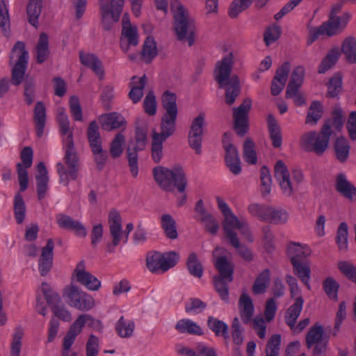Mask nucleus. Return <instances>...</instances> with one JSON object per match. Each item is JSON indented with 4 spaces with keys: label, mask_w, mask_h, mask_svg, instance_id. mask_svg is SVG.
Masks as SVG:
<instances>
[{
    "label": "nucleus",
    "mask_w": 356,
    "mask_h": 356,
    "mask_svg": "<svg viewBox=\"0 0 356 356\" xmlns=\"http://www.w3.org/2000/svg\"><path fill=\"white\" fill-rule=\"evenodd\" d=\"M79 60L82 65L92 70L100 79L104 78V70L101 60L92 54L79 52Z\"/></svg>",
    "instance_id": "24"
},
{
    "label": "nucleus",
    "mask_w": 356,
    "mask_h": 356,
    "mask_svg": "<svg viewBox=\"0 0 356 356\" xmlns=\"http://www.w3.org/2000/svg\"><path fill=\"white\" fill-rule=\"evenodd\" d=\"M74 322L80 327L81 331H82V329L86 324H87L88 327L96 330H100L102 328V325L100 321L95 319L89 314H81Z\"/></svg>",
    "instance_id": "57"
},
{
    "label": "nucleus",
    "mask_w": 356,
    "mask_h": 356,
    "mask_svg": "<svg viewBox=\"0 0 356 356\" xmlns=\"http://www.w3.org/2000/svg\"><path fill=\"white\" fill-rule=\"evenodd\" d=\"M161 227L165 232L166 236L171 238L175 239L177 237V232L176 230V221L169 214H163L161 216Z\"/></svg>",
    "instance_id": "51"
},
{
    "label": "nucleus",
    "mask_w": 356,
    "mask_h": 356,
    "mask_svg": "<svg viewBox=\"0 0 356 356\" xmlns=\"http://www.w3.org/2000/svg\"><path fill=\"white\" fill-rule=\"evenodd\" d=\"M243 156L245 162L249 164H255L257 161L255 145L249 138H246L243 146Z\"/></svg>",
    "instance_id": "53"
},
{
    "label": "nucleus",
    "mask_w": 356,
    "mask_h": 356,
    "mask_svg": "<svg viewBox=\"0 0 356 356\" xmlns=\"http://www.w3.org/2000/svg\"><path fill=\"white\" fill-rule=\"evenodd\" d=\"M179 332L197 336H202L204 334L200 326L190 319L179 321Z\"/></svg>",
    "instance_id": "54"
},
{
    "label": "nucleus",
    "mask_w": 356,
    "mask_h": 356,
    "mask_svg": "<svg viewBox=\"0 0 356 356\" xmlns=\"http://www.w3.org/2000/svg\"><path fill=\"white\" fill-rule=\"evenodd\" d=\"M323 113V108L322 104L318 101L312 102L307 111L305 123L312 125L316 124L322 118Z\"/></svg>",
    "instance_id": "44"
},
{
    "label": "nucleus",
    "mask_w": 356,
    "mask_h": 356,
    "mask_svg": "<svg viewBox=\"0 0 356 356\" xmlns=\"http://www.w3.org/2000/svg\"><path fill=\"white\" fill-rule=\"evenodd\" d=\"M186 264L188 270L192 275L197 278L202 276L203 267L195 253L192 252L189 254Z\"/></svg>",
    "instance_id": "55"
},
{
    "label": "nucleus",
    "mask_w": 356,
    "mask_h": 356,
    "mask_svg": "<svg viewBox=\"0 0 356 356\" xmlns=\"http://www.w3.org/2000/svg\"><path fill=\"white\" fill-rule=\"evenodd\" d=\"M338 268L349 280L356 284V266L355 265L342 261L338 263Z\"/></svg>",
    "instance_id": "64"
},
{
    "label": "nucleus",
    "mask_w": 356,
    "mask_h": 356,
    "mask_svg": "<svg viewBox=\"0 0 356 356\" xmlns=\"http://www.w3.org/2000/svg\"><path fill=\"white\" fill-rule=\"evenodd\" d=\"M342 90V77L340 74H334L327 84V96L330 97H337Z\"/></svg>",
    "instance_id": "62"
},
{
    "label": "nucleus",
    "mask_w": 356,
    "mask_h": 356,
    "mask_svg": "<svg viewBox=\"0 0 356 356\" xmlns=\"http://www.w3.org/2000/svg\"><path fill=\"white\" fill-rule=\"evenodd\" d=\"M351 19L352 14L349 11H344L341 15H328V19L323 23L327 31V36L341 34L346 29Z\"/></svg>",
    "instance_id": "12"
},
{
    "label": "nucleus",
    "mask_w": 356,
    "mask_h": 356,
    "mask_svg": "<svg viewBox=\"0 0 356 356\" xmlns=\"http://www.w3.org/2000/svg\"><path fill=\"white\" fill-rule=\"evenodd\" d=\"M252 100L245 99L238 107L233 109L234 130L240 136H244L248 129V113L251 109Z\"/></svg>",
    "instance_id": "11"
},
{
    "label": "nucleus",
    "mask_w": 356,
    "mask_h": 356,
    "mask_svg": "<svg viewBox=\"0 0 356 356\" xmlns=\"http://www.w3.org/2000/svg\"><path fill=\"white\" fill-rule=\"evenodd\" d=\"M303 303L302 297L299 296L296 298L295 302L288 308L285 315V322L290 328H295V324L300 314Z\"/></svg>",
    "instance_id": "30"
},
{
    "label": "nucleus",
    "mask_w": 356,
    "mask_h": 356,
    "mask_svg": "<svg viewBox=\"0 0 356 356\" xmlns=\"http://www.w3.org/2000/svg\"><path fill=\"white\" fill-rule=\"evenodd\" d=\"M115 330L121 338H130L134 334L135 323L132 320H127L123 316L117 321Z\"/></svg>",
    "instance_id": "36"
},
{
    "label": "nucleus",
    "mask_w": 356,
    "mask_h": 356,
    "mask_svg": "<svg viewBox=\"0 0 356 356\" xmlns=\"http://www.w3.org/2000/svg\"><path fill=\"white\" fill-rule=\"evenodd\" d=\"M34 120L38 136L43 134L46 122V109L42 102H38L34 109Z\"/></svg>",
    "instance_id": "41"
},
{
    "label": "nucleus",
    "mask_w": 356,
    "mask_h": 356,
    "mask_svg": "<svg viewBox=\"0 0 356 356\" xmlns=\"http://www.w3.org/2000/svg\"><path fill=\"white\" fill-rule=\"evenodd\" d=\"M238 309L243 323H250L252 320L254 309L251 298L245 293H243L240 296Z\"/></svg>",
    "instance_id": "20"
},
{
    "label": "nucleus",
    "mask_w": 356,
    "mask_h": 356,
    "mask_svg": "<svg viewBox=\"0 0 356 356\" xmlns=\"http://www.w3.org/2000/svg\"><path fill=\"white\" fill-rule=\"evenodd\" d=\"M138 44V34L137 28L132 26H123L122 37L120 38V48L124 52L129 51L130 46H136Z\"/></svg>",
    "instance_id": "21"
},
{
    "label": "nucleus",
    "mask_w": 356,
    "mask_h": 356,
    "mask_svg": "<svg viewBox=\"0 0 356 356\" xmlns=\"http://www.w3.org/2000/svg\"><path fill=\"white\" fill-rule=\"evenodd\" d=\"M36 60L38 63H43L49 57V37L45 33L40 35L36 45Z\"/></svg>",
    "instance_id": "37"
},
{
    "label": "nucleus",
    "mask_w": 356,
    "mask_h": 356,
    "mask_svg": "<svg viewBox=\"0 0 356 356\" xmlns=\"http://www.w3.org/2000/svg\"><path fill=\"white\" fill-rule=\"evenodd\" d=\"M176 255L174 251L164 254L149 252L146 257L147 268L154 273H165L175 265Z\"/></svg>",
    "instance_id": "9"
},
{
    "label": "nucleus",
    "mask_w": 356,
    "mask_h": 356,
    "mask_svg": "<svg viewBox=\"0 0 356 356\" xmlns=\"http://www.w3.org/2000/svg\"><path fill=\"white\" fill-rule=\"evenodd\" d=\"M207 325L216 336L222 335L225 341L229 339L228 326L222 321L209 316L207 321Z\"/></svg>",
    "instance_id": "49"
},
{
    "label": "nucleus",
    "mask_w": 356,
    "mask_h": 356,
    "mask_svg": "<svg viewBox=\"0 0 356 356\" xmlns=\"http://www.w3.org/2000/svg\"><path fill=\"white\" fill-rule=\"evenodd\" d=\"M332 134L331 120H326L321 131L303 134L300 139V145L306 152H312L321 156L327 149Z\"/></svg>",
    "instance_id": "4"
},
{
    "label": "nucleus",
    "mask_w": 356,
    "mask_h": 356,
    "mask_svg": "<svg viewBox=\"0 0 356 356\" xmlns=\"http://www.w3.org/2000/svg\"><path fill=\"white\" fill-rule=\"evenodd\" d=\"M109 232L112 241L108 243L106 247V251L108 253L115 252V248L122 241L126 243L129 238L130 232L134 229L133 223H128L125 230L122 231V218L119 212L112 210L108 216Z\"/></svg>",
    "instance_id": "5"
},
{
    "label": "nucleus",
    "mask_w": 356,
    "mask_h": 356,
    "mask_svg": "<svg viewBox=\"0 0 356 356\" xmlns=\"http://www.w3.org/2000/svg\"><path fill=\"white\" fill-rule=\"evenodd\" d=\"M275 178L279 183L282 193L289 197L293 192V185L290 179V174L286 165L282 160L276 162L274 166Z\"/></svg>",
    "instance_id": "16"
},
{
    "label": "nucleus",
    "mask_w": 356,
    "mask_h": 356,
    "mask_svg": "<svg viewBox=\"0 0 356 356\" xmlns=\"http://www.w3.org/2000/svg\"><path fill=\"white\" fill-rule=\"evenodd\" d=\"M336 190L350 200L356 199V187L346 179L343 174H339L337 177Z\"/></svg>",
    "instance_id": "26"
},
{
    "label": "nucleus",
    "mask_w": 356,
    "mask_h": 356,
    "mask_svg": "<svg viewBox=\"0 0 356 356\" xmlns=\"http://www.w3.org/2000/svg\"><path fill=\"white\" fill-rule=\"evenodd\" d=\"M339 51L337 48L330 49L325 57L321 61L318 70V72L323 74L330 70L337 63L339 58Z\"/></svg>",
    "instance_id": "48"
},
{
    "label": "nucleus",
    "mask_w": 356,
    "mask_h": 356,
    "mask_svg": "<svg viewBox=\"0 0 356 356\" xmlns=\"http://www.w3.org/2000/svg\"><path fill=\"white\" fill-rule=\"evenodd\" d=\"M304 75L305 70L303 67L298 66L293 70L286 88V97L294 95L296 90H299L303 83Z\"/></svg>",
    "instance_id": "28"
},
{
    "label": "nucleus",
    "mask_w": 356,
    "mask_h": 356,
    "mask_svg": "<svg viewBox=\"0 0 356 356\" xmlns=\"http://www.w3.org/2000/svg\"><path fill=\"white\" fill-rule=\"evenodd\" d=\"M33 149L30 147H25L21 152L20 158L22 163L17 164V171L21 191H24L28 187V172L26 168L31 166L33 163Z\"/></svg>",
    "instance_id": "14"
},
{
    "label": "nucleus",
    "mask_w": 356,
    "mask_h": 356,
    "mask_svg": "<svg viewBox=\"0 0 356 356\" xmlns=\"http://www.w3.org/2000/svg\"><path fill=\"white\" fill-rule=\"evenodd\" d=\"M233 65V54L230 52L217 63L215 70V80L219 88L225 89V103L229 106L235 102L241 92L238 76H231Z\"/></svg>",
    "instance_id": "1"
},
{
    "label": "nucleus",
    "mask_w": 356,
    "mask_h": 356,
    "mask_svg": "<svg viewBox=\"0 0 356 356\" xmlns=\"http://www.w3.org/2000/svg\"><path fill=\"white\" fill-rule=\"evenodd\" d=\"M54 243L51 238L47 240V244L42 248L38 268L41 275H46L51 270L53 264Z\"/></svg>",
    "instance_id": "18"
},
{
    "label": "nucleus",
    "mask_w": 356,
    "mask_h": 356,
    "mask_svg": "<svg viewBox=\"0 0 356 356\" xmlns=\"http://www.w3.org/2000/svg\"><path fill=\"white\" fill-rule=\"evenodd\" d=\"M215 267L219 272V275L216 277L224 278L229 282H232L234 265L228 261L225 257L220 256L217 257L215 261Z\"/></svg>",
    "instance_id": "29"
},
{
    "label": "nucleus",
    "mask_w": 356,
    "mask_h": 356,
    "mask_svg": "<svg viewBox=\"0 0 356 356\" xmlns=\"http://www.w3.org/2000/svg\"><path fill=\"white\" fill-rule=\"evenodd\" d=\"M147 83V76L143 75V76L138 78L136 76H134L129 83V87L131 90L129 93V97L131 99L134 104H137L141 100L143 96V90Z\"/></svg>",
    "instance_id": "23"
},
{
    "label": "nucleus",
    "mask_w": 356,
    "mask_h": 356,
    "mask_svg": "<svg viewBox=\"0 0 356 356\" xmlns=\"http://www.w3.org/2000/svg\"><path fill=\"white\" fill-rule=\"evenodd\" d=\"M323 288L330 299L337 300L339 285L335 280L331 277L325 278L323 282Z\"/></svg>",
    "instance_id": "63"
},
{
    "label": "nucleus",
    "mask_w": 356,
    "mask_h": 356,
    "mask_svg": "<svg viewBox=\"0 0 356 356\" xmlns=\"http://www.w3.org/2000/svg\"><path fill=\"white\" fill-rule=\"evenodd\" d=\"M87 135L92 152H99L102 149V140L99 133V126L96 121L90 123Z\"/></svg>",
    "instance_id": "34"
},
{
    "label": "nucleus",
    "mask_w": 356,
    "mask_h": 356,
    "mask_svg": "<svg viewBox=\"0 0 356 356\" xmlns=\"http://www.w3.org/2000/svg\"><path fill=\"white\" fill-rule=\"evenodd\" d=\"M293 273L298 277L308 289H311L309 280L311 277V269L309 263L304 261L291 264Z\"/></svg>",
    "instance_id": "35"
},
{
    "label": "nucleus",
    "mask_w": 356,
    "mask_h": 356,
    "mask_svg": "<svg viewBox=\"0 0 356 356\" xmlns=\"http://www.w3.org/2000/svg\"><path fill=\"white\" fill-rule=\"evenodd\" d=\"M197 38V29L195 19L188 11L179 4V47H192Z\"/></svg>",
    "instance_id": "6"
},
{
    "label": "nucleus",
    "mask_w": 356,
    "mask_h": 356,
    "mask_svg": "<svg viewBox=\"0 0 356 356\" xmlns=\"http://www.w3.org/2000/svg\"><path fill=\"white\" fill-rule=\"evenodd\" d=\"M157 54L156 43L153 38L148 36L143 45L141 58L146 63H149Z\"/></svg>",
    "instance_id": "40"
},
{
    "label": "nucleus",
    "mask_w": 356,
    "mask_h": 356,
    "mask_svg": "<svg viewBox=\"0 0 356 356\" xmlns=\"http://www.w3.org/2000/svg\"><path fill=\"white\" fill-rule=\"evenodd\" d=\"M135 140V143L133 144L132 146L129 145L127 149L130 171L134 177H136L138 174V152L143 150L146 146V131L142 128H137Z\"/></svg>",
    "instance_id": "10"
},
{
    "label": "nucleus",
    "mask_w": 356,
    "mask_h": 356,
    "mask_svg": "<svg viewBox=\"0 0 356 356\" xmlns=\"http://www.w3.org/2000/svg\"><path fill=\"white\" fill-rule=\"evenodd\" d=\"M204 124V114L200 113L193 120L188 137L203 139V128Z\"/></svg>",
    "instance_id": "50"
},
{
    "label": "nucleus",
    "mask_w": 356,
    "mask_h": 356,
    "mask_svg": "<svg viewBox=\"0 0 356 356\" xmlns=\"http://www.w3.org/2000/svg\"><path fill=\"white\" fill-rule=\"evenodd\" d=\"M341 53L348 63H356V38L353 36H348L343 40L341 46Z\"/></svg>",
    "instance_id": "32"
},
{
    "label": "nucleus",
    "mask_w": 356,
    "mask_h": 356,
    "mask_svg": "<svg viewBox=\"0 0 356 356\" xmlns=\"http://www.w3.org/2000/svg\"><path fill=\"white\" fill-rule=\"evenodd\" d=\"M225 149L227 166L234 175H239L241 172V166L236 147L233 144L228 143Z\"/></svg>",
    "instance_id": "19"
},
{
    "label": "nucleus",
    "mask_w": 356,
    "mask_h": 356,
    "mask_svg": "<svg viewBox=\"0 0 356 356\" xmlns=\"http://www.w3.org/2000/svg\"><path fill=\"white\" fill-rule=\"evenodd\" d=\"M41 8L42 0H29L26 12L29 23L35 27H37Z\"/></svg>",
    "instance_id": "46"
},
{
    "label": "nucleus",
    "mask_w": 356,
    "mask_h": 356,
    "mask_svg": "<svg viewBox=\"0 0 356 356\" xmlns=\"http://www.w3.org/2000/svg\"><path fill=\"white\" fill-rule=\"evenodd\" d=\"M102 24L105 31H110L120 19L124 0H99Z\"/></svg>",
    "instance_id": "7"
},
{
    "label": "nucleus",
    "mask_w": 356,
    "mask_h": 356,
    "mask_svg": "<svg viewBox=\"0 0 356 356\" xmlns=\"http://www.w3.org/2000/svg\"><path fill=\"white\" fill-rule=\"evenodd\" d=\"M99 122L102 127L107 131L117 129L125 123L124 117L115 112L102 115Z\"/></svg>",
    "instance_id": "25"
},
{
    "label": "nucleus",
    "mask_w": 356,
    "mask_h": 356,
    "mask_svg": "<svg viewBox=\"0 0 356 356\" xmlns=\"http://www.w3.org/2000/svg\"><path fill=\"white\" fill-rule=\"evenodd\" d=\"M268 129L272 145L275 148H279L282 144V136L280 125L273 115L267 117Z\"/></svg>",
    "instance_id": "27"
},
{
    "label": "nucleus",
    "mask_w": 356,
    "mask_h": 356,
    "mask_svg": "<svg viewBox=\"0 0 356 356\" xmlns=\"http://www.w3.org/2000/svg\"><path fill=\"white\" fill-rule=\"evenodd\" d=\"M56 222L60 228L72 231L77 236L84 238L87 235L85 226L69 216L60 213L56 216Z\"/></svg>",
    "instance_id": "17"
},
{
    "label": "nucleus",
    "mask_w": 356,
    "mask_h": 356,
    "mask_svg": "<svg viewBox=\"0 0 356 356\" xmlns=\"http://www.w3.org/2000/svg\"><path fill=\"white\" fill-rule=\"evenodd\" d=\"M63 144L65 147L63 160L67 165V169L63 163L58 162L56 164V170L59 175L60 183L67 186L70 179H76L79 170V158L74 149L72 133L66 136L63 139Z\"/></svg>",
    "instance_id": "3"
},
{
    "label": "nucleus",
    "mask_w": 356,
    "mask_h": 356,
    "mask_svg": "<svg viewBox=\"0 0 356 356\" xmlns=\"http://www.w3.org/2000/svg\"><path fill=\"white\" fill-rule=\"evenodd\" d=\"M72 275L79 283L90 291H98L101 287L100 280L86 270V264L83 260L77 264Z\"/></svg>",
    "instance_id": "13"
},
{
    "label": "nucleus",
    "mask_w": 356,
    "mask_h": 356,
    "mask_svg": "<svg viewBox=\"0 0 356 356\" xmlns=\"http://www.w3.org/2000/svg\"><path fill=\"white\" fill-rule=\"evenodd\" d=\"M198 220L204 225L205 230L212 235L216 234L220 228L218 220L210 213L202 216Z\"/></svg>",
    "instance_id": "58"
},
{
    "label": "nucleus",
    "mask_w": 356,
    "mask_h": 356,
    "mask_svg": "<svg viewBox=\"0 0 356 356\" xmlns=\"http://www.w3.org/2000/svg\"><path fill=\"white\" fill-rule=\"evenodd\" d=\"M286 252L291 264L304 261L303 259L309 254L300 243L295 242L289 243Z\"/></svg>",
    "instance_id": "33"
},
{
    "label": "nucleus",
    "mask_w": 356,
    "mask_h": 356,
    "mask_svg": "<svg viewBox=\"0 0 356 356\" xmlns=\"http://www.w3.org/2000/svg\"><path fill=\"white\" fill-rule=\"evenodd\" d=\"M177 97L175 93L165 91L162 97V104L165 110V114H177V108L176 104Z\"/></svg>",
    "instance_id": "56"
},
{
    "label": "nucleus",
    "mask_w": 356,
    "mask_h": 356,
    "mask_svg": "<svg viewBox=\"0 0 356 356\" xmlns=\"http://www.w3.org/2000/svg\"><path fill=\"white\" fill-rule=\"evenodd\" d=\"M28 63H15L12 70L11 83L14 86H19L24 79L25 72L27 68Z\"/></svg>",
    "instance_id": "61"
},
{
    "label": "nucleus",
    "mask_w": 356,
    "mask_h": 356,
    "mask_svg": "<svg viewBox=\"0 0 356 356\" xmlns=\"http://www.w3.org/2000/svg\"><path fill=\"white\" fill-rule=\"evenodd\" d=\"M324 330L323 325L316 323L307 332L305 338V344L308 349L312 348L316 343H321L323 339Z\"/></svg>",
    "instance_id": "31"
},
{
    "label": "nucleus",
    "mask_w": 356,
    "mask_h": 356,
    "mask_svg": "<svg viewBox=\"0 0 356 356\" xmlns=\"http://www.w3.org/2000/svg\"><path fill=\"white\" fill-rule=\"evenodd\" d=\"M270 284V271L268 269L264 270L256 278L252 286V292L256 294L265 293Z\"/></svg>",
    "instance_id": "42"
},
{
    "label": "nucleus",
    "mask_w": 356,
    "mask_h": 356,
    "mask_svg": "<svg viewBox=\"0 0 356 356\" xmlns=\"http://www.w3.org/2000/svg\"><path fill=\"white\" fill-rule=\"evenodd\" d=\"M63 296L68 305L81 311H89L95 306L92 296L74 285L65 288Z\"/></svg>",
    "instance_id": "8"
},
{
    "label": "nucleus",
    "mask_w": 356,
    "mask_h": 356,
    "mask_svg": "<svg viewBox=\"0 0 356 356\" xmlns=\"http://www.w3.org/2000/svg\"><path fill=\"white\" fill-rule=\"evenodd\" d=\"M177 114H165L162 118L161 124V138L165 140L174 132Z\"/></svg>",
    "instance_id": "38"
},
{
    "label": "nucleus",
    "mask_w": 356,
    "mask_h": 356,
    "mask_svg": "<svg viewBox=\"0 0 356 356\" xmlns=\"http://www.w3.org/2000/svg\"><path fill=\"white\" fill-rule=\"evenodd\" d=\"M13 210L17 222L22 223L26 216V205L22 196L19 193L15 194L14 197Z\"/></svg>",
    "instance_id": "52"
},
{
    "label": "nucleus",
    "mask_w": 356,
    "mask_h": 356,
    "mask_svg": "<svg viewBox=\"0 0 356 356\" xmlns=\"http://www.w3.org/2000/svg\"><path fill=\"white\" fill-rule=\"evenodd\" d=\"M288 218L289 213L286 210L270 206L266 222L275 225H283L287 222Z\"/></svg>",
    "instance_id": "43"
},
{
    "label": "nucleus",
    "mask_w": 356,
    "mask_h": 356,
    "mask_svg": "<svg viewBox=\"0 0 356 356\" xmlns=\"http://www.w3.org/2000/svg\"><path fill=\"white\" fill-rule=\"evenodd\" d=\"M216 200L218 209L223 216L222 227L225 237L229 243L235 245L238 244L236 229L239 230L248 241H253V236L245 220L239 219L236 216L227 204L220 197H217Z\"/></svg>",
    "instance_id": "2"
},
{
    "label": "nucleus",
    "mask_w": 356,
    "mask_h": 356,
    "mask_svg": "<svg viewBox=\"0 0 356 356\" xmlns=\"http://www.w3.org/2000/svg\"><path fill=\"white\" fill-rule=\"evenodd\" d=\"M350 145L344 137H339L336 140L334 151L337 159L341 163L345 162L349 156Z\"/></svg>",
    "instance_id": "45"
},
{
    "label": "nucleus",
    "mask_w": 356,
    "mask_h": 356,
    "mask_svg": "<svg viewBox=\"0 0 356 356\" xmlns=\"http://www.w3.org/2000/svg\"><path fill=\"white\" fill-rule=\"evenodd\" d=\"M164 140L161 138L159 133L154 130L152 143V158L156 163H159L163 158V142Z\"/></svg>",
    "instance_id": "47"
},
{
    "label": "nucleus",
    "mask_w": 356,
    "mask_h": 356,
    "mask_svg": "<svg viewBox=\"0 0 356 356\" xmlns=\"http://www.w3.org/2000/svg\"><path fill=\"white\" fill-rule=\"evenodd\" d=\"M16 59L15 63H28L29 53L26 50L24 42L17 41L13 46L10 54V61L13 63Z\"/></svg>",
    "instance_id": "39"
},
{
    "label": "nucleus",
    "mask_w": 356,
    "mask_h": 356,
    "mask_svg": "<svg viewBox=\"0 0 356 356\" xmlns=\"http://www.w3.org/2000/svg\"><path fill=\"white\" fill-rule=\"evenodd\" d=\"M37 170L38 173L35 176L37 194L39 200H42L48 189V172L43 162L38 164Z\"/></svg>",
    "instance_id": "22"
},
{
    "label": "nucleus",
    "mask_w": 356,
    "mask_h": 356,
    "mask_svg": "<svg viewBox=\"0 0 356 356\" xmlns=\"http://www.w3.org/2000/svg\"><path fill=\"white\" fill-rule=\"evenodd\" d=\"M153 175L156 182L166 191H172L177 186V174L172 170L158 165L154 168Z\"/></svg>",
    "instance_id": "15"
},
{
    "label": "nucleus",
    "mask_w": 356,
    "mask_h": 356,
    "mask_svg": "<svg viewBox=\"0 0 356 356\" xmlns=\"http://www.w3.org/2000/svg\"><path fill=\"white\" fill-rule=\"evenodd\" d=\"M336 243L340 251H346L348 249V225L346 222L340 223L338 227L336 236Z\"/></svg>",
    "instance_id": "60"
},
{
    "label": "nucleus",
    "mask_w": 356,
    "mask_h": 356,
    "mask_svg": "<svg viewBox=\"0 0 356 356\" xmlns=\"http://www.w3.org/2000/svg\"><path fill=\"white\" fill-rule=\"evenodd\" d=\"M253 0H234L229 8L228 14L231 18H236L239 13L248 9Z\"/></svg>",
    "instance_id": "59"
}]
</instances>
